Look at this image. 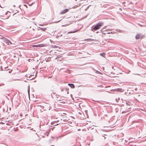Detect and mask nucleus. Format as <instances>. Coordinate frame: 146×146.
I'll use <instances>...</instances> for the list:
<instances>
[{"mask_svg":"<svg viewBox=\"0 0 146 146\" xmlns=\"http://www.w3.org/2000/svg\"><path fill=\"white\" fill-rule=\"evenodd\" d=\"M103 23L102 22L98 23L97 24L93 27V29L95 30H97L99 29L103 25Z\"/></svg>","mask_w":146,"mask_h":146,"instance_id":"obj_1","label":"nucleus"},{"mask_svg":"<svg viewBox=\"0 0 146 146\" xmlns=\"http://www.w3.org/2000/svg\"><path fill=\"white\" fill-rule=\"evenodd\" d=\"M3 42L6 43L7 44H8V45L9 44V43H10V44H12V43L7 38H3Z\"/></svg>","mask_w":146,"mask_h":146,"instance_id":"obj_2","label":"nucleus"},{"mask_svg":"<svg viewBox=\"0 0 146 146\" xmlns=\"http://www.w3.org/2000/svg\"><path fill=\"white\" fill-rule=\"evenodd\" d=\"M69 9H66L65 10L62 11L60 13V14H63L65 13L68 11Z\"/></svg>","mask_w":146,"mask_h":146,"instance_id":"obj_3","label":"nucleus"},{"mask_svg":"<svg viewBox=\"0 0 146 146\" xmlns=\"http://www.w3.org/2000/svg\"><path fill=\"white\" fill-rule=\"evenodd\" d=\"M68 85L72 88H75V86L73 84H68Z\"/></svg>","mask_w":146,"mask_h":146,"instance_id":"obj_4","label":"nucleus"},{"mask_svg":"<svg viewBox=\"0 0 146 146\" xmlns=\"http://www.w3.org/2000/svg\"><path fill=\"white\" fill-rule=\"evenodd\" d=\"M141 35H137L135 36V38L136 39H138L141 38Z\"/></svg>","mask_w":146,"mask_h":146,"instance_id":"obj_5","label":"nucleus"},{"mask_svg":"<svg viewBox=\"0 0 146 146\" xmlns=\"http://www.w3.org/2000/svg\"><path fill=\"white\" fill-rule=\"evenodd\" d=\"M85 40H89L90 41H95V40L93 39H86Z\"/></svg>","mask_w":146,"mask_h":146,"instance_id":"obj_6","label":"nucleus"},{"mask_svg":"<svg viewBox=\"0 0 146 146\" xmlns=\"http://www.w3.org/2000/svg\"><path fill=\"white\" fill-rule=\"evenodd\" d=\"M61 57V55H58L57 57L55 58V59H58V58H60Z\"/></svg>","mask_w":146,"mask_h":146,"instance_id":"obj_7","label":"nucleus"},{"mask_svg":"<svg viewBox=\"0 0 146 146\" xmlns=\"http://www.w3.org/2000/svg\"><path fill=\"white\" fill-rule=\"evenodd\" d=\"M46 28H40L41 30L43 31H45L46 29Z\"/></svg>","mask_w":146,"mask_h":146,"instance_id":"obj_8","label":"nucleus"},{"mask_svg":"<svg viewBox=\"0 0 146 146\" xmlns=\"http://www.w3.org/2000/svg\"><path fill=\"white\" fill-rule=\"evenodd\" d=\"M78 31V30H77L76 31H70V32H69L68 33H75L77 32Z\"/></svg>","mask_w":146,"mask_h":146,"instance_id":"obj_9","label":"nucleus"},{"mask_svg":"<svg viewBox=\"0 0 146 146\" xmlns=\"http://www.w3.org/2000/svg\"><path fill=\"white\" fill-rule=\"evenodd\" d=\"M121 90H122V89H121V88L117 89V91H119V92L121 91Z\"/></svg>","mask_w":146,"mask_h":146,"instance_id":"obj_10","label":"nucleus"},{"mask_svg":"<svg viewBox=\"0 0 146 146\" xmlns=\"http://www.w3.org/2000/svg\"><path fill=\"white\" fill-rule=\"evenodd\" d=\"M130 102L128 101H127L126 102V104L127 105H130Z\"/></svg>","mask_w":146,"mask_h":146,"instance_id":"obj_11","label":"nucleus"},{"mask_svg":"<svg viewBox=\"0 0 146 146\" xmlns=\"http://www.w3.org/2000/svg\"><path fill=\"white\" fill-rule=\"evenodd\" d=\"M127 112V111H122L121 112V113H125Z\"/></svg>","mask_w":146,"mask_h":146,"instance_id":"obj_12","label":"nucleus"},{"mask_svg":"<svg viewBox=\"0 0 146 146\" xmlns=\"http://www.w3.org/2000/svg\"><path fill=\"white\" fill-rule=\"evenodd\" d=\"M29 91H30V89H29V88L28 89V94L29 95Z\"/></svg>","mask_w":146,"mask_h":146,"instance_id":"obj_13","label":"nucleus"},{"mask_svg":"<svg viewBox=\"0 0 146 146\" xmlns=\"http://www.w3.org/2000/svg\"><path fill=\"white\" fill-rule=\"evenodd\" d=\"M89 8V7H88L87 8H86L85 9V11H87L88 9V8Z\"/></svg>","mask_w":146,"mask_h":146,"instance_id":"obj_14","label":"nucleus"},{"mask_svg":"<svg viewBox=\"0 0 146 146\" xmlns=\"http://www.w3.org/2000/svg\"><path fill=\"white\" fill-rule=\"evenodd\" d=\"M66 26V25H62V27H64V26Z\"/></svg>","mask_w":146,"mask_h":146,"instance_id":"obj_15","label":"nucleus"},{"mask_svg":"<svg viewBox=\"0 0 146 146\" xmlns=\"http://www.w3.org/2000/svg\"><path fill=\"white\" fill-rule=\"evenodd\" d=\"M103 137H104V139H105V138H106V137H104V136H103Z\"/></svg>","mask_w":146,"mask_h":146,"instance_id":"obj_16","label":"nucleus"},{"mask_svg":"<svg viewBox=\"0 0 146 146\" xmlns=\"http://www.w3.org/2000/svg\"><path fill=\"white\" fill-rule=\"evenodd\" d=\"M99 33V32H98V31H97V32H96V33Z\"/></svg>","mask_w":146,"mask_h":146,"instance_id":"obj_17","label":"nucleus"},{"mask_svg":"<svg viewBox=\"0 0 146 146\" xmlns=\"http://www.w3.org/2000/svg\"><path fill=\"white\" fill-rule=\"evenodd\" d=\"M69 92H67V94H69Z\"/></svg>","mask_w":146,"mask_h":146,"instance_id":"obj_18","label":"nucleus"},{"mask_svg":"<svg viewBox=\"0 0 146 146\" xmlns=\"http://www.w3.org/2000/svg\"><path fill=\"white\" fill-rule=\"evenodd\" d=\"M103 54V55H102L101 56H104V54Z\"/></svg>","mask_w":146,"mask_h":146,"instance_id":"obj_19","label":"nucleus"},{"mask_svg":"<svg viewBox=\"0 0 146 146\" xmlns=\"http://www.w3.org/2000/svg\"><path fill=\"white\" fill-rule=\"evenodd\" d=\"M102 54H103V53H102V54L101 53V54H100V55H102Z\"/></svg>","mask_w":146,"mask_h":146,"instance_id":"obj_20","label":"nucleus"},{"mask_svg":"<svg viewBox=\"0 0 146 146\" xmlns=\"http://www.w3.org/2000/svg\"><path fill=\"white\" fill-rule=\"evenodd\" d=\"M108 33V34H110V32H109V33Z\"/></svg>","mask_w":146,"mask_h":146,"instance_id":"obj_21","label":"nucleus"},{"mask_svg":"<svg viewBox=\"0 0 146 146\" xmlns=\"http://www.w3.org/2000/svg\"><path fill=\"white\" fill-rule=\"evenodd\" d=\"M90 6V5L88 6V7H89Z\"/></svg>","mask_w":146,"mask_h":146,"instance_id":"obj_22","label":"nucleus"},{"mask_svg":"<svg viewBox=\"0 0 146 146\" xmlns=\"http://www.w3.org/2000/svg\"><path fill=\"white\" fill-rule=\"evenodd\" d=\"M137 89V88H135V90H136V89Z\"/></svg>","mask_w":146,"mask_h":146,"instance_id":"obj_23","label":"nucleus"},{"mask_svg":"<svg viewBox=\"0 0 146 146\" xmlns=\"http://www.w3.org/2000/svg\"><path fill=\"white\" fill-rule=\"evenodd\" d=\"M62 36V35H61V36Z\"/></svg>","mask_w":146,"mask_h":146,"instance_id":"obj_24","label":"nucleus"},{"mask_svg":"<svg viewBox=\"0 0 146 146\" xmlns=\"http://www.w3.org/2000/svg\"><path fill=\"white\" fill-rule=\"evenodd\" d=\"M33 129H31V130H32Z\"/></svg>","mask_w":146,"mask_h":146,"instance_id":"obj_25","label":"nucleus"},{"mask_svg":"<svg viewBox=\"0 0 146 146\" xmlns=\"http://www.w3.org/2000/svg\"><path fill=\"white\" fill-rule=\"evenodd\" d=\"M13 6L15 7V5H13Z\"/></svg>","mask_w":146,"mask_h":146,"instance_id":"obj_26","label":"nucleus"},{"mask_svg":"<svg viewBox=\"0 0 146 146\" xmlns=\"http://www.w3.org/2000/svg\"><path fill=\"white\" fill-rule=\"evenodd\" d=\"M24 6H26V5H24Z\"/></svg>","mask_w":146,"mask_h":146,"instance_id":"obj_27","label":"nucleus"},{"mask_svg":"<svg viewBox=\"0 0 146 146\" xmlns=\"http://www.w3.org/2000/svg\"><path fill=\"white\" fill-rule=\"evenodd\" d=\"M76 1H77V0H75Z\"/></svg>","mask_w":146,"mask_h":146,"instance_id":"obj_28","label":"nucleus"}]
</instances>
